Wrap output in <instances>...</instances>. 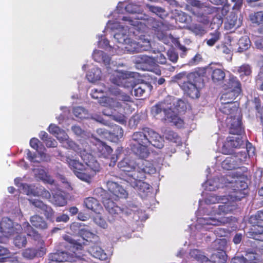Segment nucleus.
<instances>
[{
	"mask_svg": "<svg viewBox=\"0 0 263 263\" xmlns=\"http://www.w3.org/2000/svg\"><path fill=\"white\" fill-rule=\"evenodd\" d=\"M82 159L83 160V163L85 166V170L87 172H93L95 175L97 172L100 171V165L92 155L86 154L82 156Z\"/></svg>",
	"mask_w": 263,
	"mask_h": 263,
	"instance_id": "5701e85b",
	"label": "nucleus"
},
{
	"mask_svg": "<svg viewBox=\"0 0 263 263\" xmlns=\"http://www.w3.org/2000/svg\"><path fill=\"white\" fill-rule=\"evenodd\" d=\"M118 49L121 48L122 50L124 49L125 51L129 53L139 52L138 42L128 38L122 46L118 47Z\"/></svg>",
	"mask_w": 263,
	"mask_h": 263,
	"instance_id": "2f4dec72",
	"label": "nucleus"
},
{
	"mask_svg": "<svg viewBox=\"0 0 263 263\" xmlns=\"http://www.w3.org/2000/svg\"><path fill=\"white\" fill-rule=\"evenodd\" d=\"M191 4L192 7L191 8L190 11L194 15L199 17L215 12L217 9L216 7H209L201 4L199 1L193 0Z\"/></svg>",
	"mask_w": 263,
	"mask_h": 263,
	"instance_id": "2eb2a0df",
	"label": "nucleus"
},
{
	"mask_svg": "<svg viewBox=\"0 0 263 263\" xmlns=\"http://www.w3.org/2000/svg\"><path fill=\"white\" fill-rule=\"evenodd\" d=\"M164 141L162 137L153 129L144 128L141 131L135 132L132 135L130 144L132 151L141 159L147 158L149 152L147 148L149 145L161 149L164 146Z\"/></svg>",
	"mask_w": 263,
	"mask_h": 263,
	"instance_id": "f257e3e1",
	"label": "nucleus"
},
{
	"mask_svg": "<svg viewBox=\"0 0 263 263\" xmlns=\"http://www.w3.org/2000/svg\"><path fill=\"white\" fill-rule=\"evenodd\" d=\"M172 108V106L171 104H166L165 102H160L152 107L151 113L157 119L166 120V117Z\"/></svg>",
	"mask_w": 263,
	"mask_h": 263,
	"instance_id": "dca6fc26",
	"label": "nucleus"
},
{
	"mask_svg": "<svg viewBox=\"0 0 263 263\" xmlns=\"http://www.w3.org/2000/svg\"><path fill=\"white\" fill-rule=\"evenodd\" d=\"M229 89L227 92H233L235 95V97L241 92V84L237 78L234 76H230L226 85Z\"/></svg>",
	"mask_w": 263,
	"mask_h": 263,
	"instance_id": "bb28decb",
	"label": "nucleus"
},
{
	"mask_svg": "<svg viewBox=\"0 0 263 263\" xmlns=\"http://www.w3.org/2000/svg\"><path fill=\"white\" fill-rule=\"evenodd\" d=\"M91 97L98 99V102L103 106L116 109L124 108L132 102L131 97L121 91L118 87L104 86L103 89L94 88L91 90Z\"/></svg>",
	"mask_w": 263,
	"mask_h": 263,
	"instance_id": "f03ea898",
	"label": "nucleus"
},
{
	"mask_svg": "<svg viewBox=\"0 0 263 263\" xmlns=\"http://www.w3.org/2000/svg\"><path fill=\"white\" fill-rule=\"evenodd\" d=\"M200 79L199 76L194 73H189V78H185L186 81L180 84V87L184 93L192 99H197L200 97L199 89L197 82Z\"/></svg>",
	"mask_w": 263,
	"mask_h": 263,
	"instance_id": "9b49d317",
	"label": "nucleus"
},
{
	"mask_svg": "<svg viewBox=\"0 0 263 263\" xmlns=\"http://www.w3.org/2000/svg\"><path fill=\"white\" fill-rule=\"evenodd\" d=\"M164 28H162L160 30L155 32V34L159 40L162 41L164 43H166L168 41L167 35L164 32Z\"/></svg>",
	"mask_w": 263,
	"mask_h": 263,
	"instance_id": "e2e57ef3",
	"label": "nucleus"
},
{
	"mask_svg": "<svg viewBox=\"0 0 263 263\" xmlns=\"http://www.w3.org/2000/svg\"><path fill=\"white\" fill-rule=\"evenodd\" d=\"M10 254V252L7 248L0 246V262L4 261Z\"/></svg>",
	"mask_w": 263,
	"mask_h": 263,
	"instance_id": "0e129e2a",
	"label": "nucleus"
},
{
	"mask_svg": "<svg viewBox=\"0 0 263 263\" xmlns=\"http://www.w3.org/2000/svg\"><path fill=\"white\" fill-rule=\"evenodd\" d=\"M220 33L215 31L213 33H210L208 38L205 40L204 42L208 46H213L220 39Z\"/></svg>",
	"mask_w": 263,
	"mask_h": 263,
	"instance_id": "49530a36",
	"label": "nucleus"
},
{
	"mask_svg": "<svg viewBox=\"0 0 263 263\" xmlns=\"http://www.w3.org/2000/svg\"><path fill=\"white\" fill-rule=\"evenodd\" d=\"M225 76L224 71L221 69L217 68L213 70L212 78L214 82L222 81Z\"/></svg>",
	"mask_w": 263,
	"mask_h": 263,
	"instance_id": "09e8293b",
	"label": "nucleus"
},
{
	"mask_svg": "<svg viewBox=\"0 0 263 263\" xmlns=\"http://www.w3.org/2000/svg\"><path fill=\"white\" fill-rule=\"evenodd\" d=\"M99 41H98V46L99 47L103 48H105L109 46V41L105 39L104 36L101 35V36L99 35Z\"/></svg>",
	"mask_w": 263,
	"mask_h": 263,
	"instance_id": "774afa93",
	"label": "nucleus"
},
{
	"mask_svg": "<svg viewBox=\"0 0 263 263\" xmlns=\"http://www.w3.org/2000/svg\"><path fill=\"white\" fill-rule=\"evenodd\" d=\"M230 192V194L228 196L230 199L234 202L235 201L240 200L244 198L247 194L246 190H241L236 188H233V190Z\"/></svg>",
	"mask_w": 263,
	"mask_h": 263,
	"instance_id": "ea45409f",
	"label": "nucleus"
},
{
	"mask_svg": "<svg viewBox=\"0 0 263 263\" xmlns=\"http://www.w3.org/2000/svg\"><path fill=\"white\" fill-rule=\"evenodd\" d=\"M74 115L81 119L90 118L88 111L84 108L80 106L75 107L73 109Z\"/></svg>",
	"mask_w": 263,
	"mask_h": 263,
	"instance_id": "a18cd8bd",
	"label": "nucleus"
},
{
	"mask_svg": "<svg viewBox=\"0 0 263 263\" xmlns=\"http://www.w3.org/2000/svg\"><path fill=\"white\" fill-rule=\"evenodd\" d=\"M34 176L37 178L50 184L54 183V180L50 176L48 175L46 171L40 167L35 168L33 170Z\"/></svg>",
	"mask_w": 263,
	"mask_h": 263,
	"instance_id": "473e14b6",
	"label": "nucleus"
},
{
	"mask_svg": "<svg viewBox=\"0 0 263 263\" xmlns=\"http://www.w3.org/2000/svg\"><path fill=\"white\" fill-rule=\"evenodd\" d=\"M242 22V17L240 15L238 16L235 13L231 12L227 17L225 27L228 29L237 28L241 25Z\"/></svg>",
	"mask_w": 263,
	"mask_h": 263,
	"instance_id": "a878e982",
	"label": "nucleus"
},
{
	"mask_svg": "<svg viewBox=\"0 0 263 263\" xmlns=\"http://www.w3.org/2000/svg\"><path fill=\"white\" fill-rule=\"evenodd\" d=\"M140 161H146L145 160L139 159L137 162H135L133 160L128 158H125L118 163V166L120 170L123 172H133L131 174H129V176L132 177L135 171H137L138 163Z\"/></svg>",
	"mask_w": 263,
	"mask_h": 263,
	"instance_id": "aec40b11",
	"label": "nucleus"
},
{
	"mask_svg": "<svg viewBox=\"0 0 263 263\" xmlns=\"http://www.w3.org/2000/svg\"><path fill=\"white\" fill-rule=\"evenodd\" d=\"M55 137L58 140L62 143L63 147L67 149H71L76 152H78L80 149L79 146L72 140L69 138L68 135L65 131L62 129Z\"/></svg>",
	"mask_w": 263,
	"mask_h": 263,
	"instance_id": "412c9836",
	"label": "nucleus"
},
{
	"mask_svg": "<svg viewBox=\"0 0 263 263\" xmlns=\"http://www.w3.org/2000/svg\"><path fill=\"white\" fill-rule=\"evenodd\" d=\"M52 202L57 206H62L66 204V201L63 196L55 195L53 196Z\"/></svg>",
	"mask_w": 263,
	"mask_h": 263,
	"instance_id": "052dcab7",
	"label": "nucleus"
},
{
	"mask_svg": "<svg viewBox=\"0 0 263 263\" xmlns=\"http://www.w3.org/2000/svg\"><path fill=\"white\" fill-rule=\"evenodd\" d=\"M45 253V249L44 247H41L40 250L35 248H28L24 250L22 255L27 259H32L36 256L41 257Z\"/></svg>",
	"mask_w": 263,
	"mask_h": 263,
	"instance_id": "7c9ffc66",
	"label": "nucleus"
},
{
	"mask_svg": "<svg viewBox=\"0 0 263 263\" xmlns=\"http://www.w3.org/2000/svg\"><path fill=\"white\" fill-rule=\"evenodd\" d=\"M30 222L32 226L37 229L45 230L48 227V225L43 217L35 215L30 218Z\"/></svg>",
	"mask_w": 263,
	"mask_h": 263,
	"instance_id": "72a5a7b5",
	"label": "nucleus"
},
{
	"mask_svg": "<svg viewBox=\"0 0 263 263\" xmlns=\"http://www.w3.org/2000/svg\"><path fill=\"white\" fill-rule=\"evenodd\" d=\"M247 154L246 151L240 152L236 155L231 156L226 158L222 162L221 166L223 169L231 170L238 167L240 163L246 161Z\"/></svg>",
	"mask_w": 263,
	"mask_h": 263,
	"instance_id": "4468645a",
	"label": "nucleus"
},
{
	"mask_svg": "<svg viewBox=\"0 0 263 263\" xmlns=\"http://www.w3.org/2000/svg\"><path fill=\"white\" fill-rule=\"evenodd\" d=\"M174 105H175V108L173 110L176 111L178 114L184 111L186 108L185 103L180 99L178 100Z\"/></svg>",
	"mask_w": 263,
	"mask_h": 263,
	"instance_id": "bf43d9fd",
	"label": "nucleus"
},
{
	"mask_svg": "<svg viewBox=\"0 0 263 263\" xmlns=\"http://www.w3.org/2000/svg\"><path fill=\"white\" fill-rule=\"evenodd\" d=\"M152 86L147 83H141L135 85L132 87L131 93L137 97H142L147 90H151Z\"/></svg>",
	"mask_w": 263,
	"mask_h": 263,
	"instance_id": "c756f323",
	"label": "nucleus"
},
{
	"mask_svg": "<svg viewBox=\"0 0 263 263\" xmlns=\"http://www.w3.org/2000/svg\"><path fill=\"white\" fill-rule=\"evenodd\" d=\"M235 95L233 92L223 93L220 97L221 106L219 107L220 111L228 115L235 116L239 114L237 102H234Z\"/></svg>",
	"mask_w": 263,
	"mask_h": 263,
	"instance_id": "9d476101",
	"label": "nucleus"
},
{
	"mask_svg": "<svg viewBox=\"0 0 263 263\" xmlns=\"http://www.w3.org/2000/svg\"><path fill=\"white\" fill-rule=\"evenodd\" d=\"M71 130L74 134V135L78 137H80L84 138H85L86 137H89V136L87 135L86 133L79 126H72L71 127Z\"/></svg>",
	"mask_w": 263,
	"mask_h": 263,
	"instance_id": "13d9d810",
	"label": "nucleus"
},
{
	"mask_svg": "<svg viewBox=\"0 0 263 263\" xmlns=\"http://www.w3.org/2000/svg\"><path fill=\"white\" fill-rule=\"evenodd\" d=\"M190 256L199 263H211V260H209V258L199 250L193 249L191 250Z\"/></svg>",
	"mask_w": 263,
	"mask_h": 263,
	"instance_id": "f704fd0d",
	"label": "nucleus"
},
{
	"mask_svg": "<svg viewBox=\"0 0 263 263\" xmlns=\"http://www.w3.org/2000/svg\"><path fill=\"white\" fill-rule=\"evenodd\" d=\"M189 29L196 35L202 36L206 33L204 28L200 24H193Z\"/></svg>",
	"mask_w": 263,
	"mask_h": 263,
	"instance_id": "3c124183",
	"label": "nucleus"
},
{
	"mask_svg": "<svg viewBox=\"0 0 263 263\" xmlns=\"http://www.w3.org/2000/svg\"><path fill=\"white\" fill-rule=\"evenodd\" d=\"M146 7L150 12L155 14L162 18H164L167 15L165 10L161 7L156 6L149 4H147Z\"/></svg>",
	"mask_w": 263,
	"mask_h": 263,
	"instance_id": "37998d69",
	"label": "nucleus"
},
{
	"mask_svg": "<svg viewBox=\"0 0 263 263\" xmlns=\"http://www.w3.org/2000/svg\"><path fill=\"white\" fill-rule=\"evenodd\" d=\"M138 20H139V18L133 20L130 17L123 16L122 20L125 22L126 26L123 27L122 25L117 23L114 24V27L111 28V29L116 28L114 37L117 42L121 44V46L128 39V36L129 32H133L134 33H135V32L132 30L135 29L138 30L141 28L142 24Z\"/></svg>",
	"mask_w": 263,
	"mask_h": 263,
	"instance_id": "6e6552de",
	"label": "nucleus"
},
{
	"mask_svg": "<svg viewBox=\"0 0 263 263\" xmlns=\"http://www.w3.org/2000/svg\"><path fill=\"white\" fill-rule=\"evenodd\" d=\"M89 138L90 142L93 143L96 142L95 144H98L99 145V147H98V150L104 157H107L112 153V150L110 146L107 145L101 141L99 139L95 137L94 136L91 135V136Z\"/></svg>",
	"mask_w": 263,
	"mask_h": 263,
	"instance_id": "c85d7f7f",
	"label": "nucleus"
},
{
	"mask_svg": "<svg viewBox=\"0 0 263 263\" xmlns=\"http://www.w3.org/2000/svg\"><path fill=\"white\" fill-rule=\"evenodd\" d=\"M139 52L148 51L151 49V45L149 40L144 39L138 42Z\"/></svg>",
	"mask_w": 263,
	"mask_h": 263,
	"instance_id": "4d7b16f0",
	"label": "nucleus"
},
{
	"mask_svg": "<svg viewBox=\"0 0 263 263\" xmlns=\"http://www.w3.org/2000/svg\"><path fill=\"white\" fill-rule=\"evenodd\" d=\"M137 171L132 175L127 182L138 192L141 198H144L152 194L151 185L141 179L145 178V174H153L156 170L154 165L148 161H140L138 163Z\"/></svg>",
	"mask_w": 263,
	"mask_h": 263,
	"instance_id": "423d86ee",
	"label": "nucleus"
},
{
	"mask_svg": "<svg viewBox=\"0 0 263 263\" xmlns=\"http://www.w3.org/2000/svg\"><path fill=\"white\" fill-rule=\"evenodd\" d=\"M107 71L110 74L109 80L112 84L118 86L128 87V84L129 83L128 78L130 77V73L126 71L118 69H115L112 72H111L109 68Z\"/></svg>",
	"mask_w": 263,
	"mask_h": 263,
	"instance_id": "ddd939ff",
	"label": "nucleus"
},
{
	"mask_svg": "<svg viewBox=\"0 0 263 263\" xmlns=\"http://www.w3.org/2000/svg\"><path fill=\"white\" fill-rule=\"evenodd\" d=\"M251 42L247 36L242 37L238 41V51L243 52L247 50L250 47Z\"/></svg>",
	"mask_w": 263,
	"mask_h": 263,
	"instance_id": "de8ad7c7",
	"label": "nucleus"
},
{
	"mask_svg": "<svg viewBox=\"0 0 263 263\" xmlns=\"http://www.w3.org/2000/svg\"><path fill=\"white\" fill-rule=\"evenodd\" d=\"M230 180L227 181V187L231 190L236 188L241 190H246L248 187V184L245 181L246 178L242 176H239L236 177L230 176Z\"/></svg>",
	"mask_w": 263,
	"mask_h": 263,
	"instance_id": "393cba45",
	"label": "nucleus"
},
{
	"mask_svg": "<svg viewBox=\"0 0 263 263\" xmlns=\"http://www.w3.org/2000/svg\"><path fill=\"white\" fill-rule=\"evenodd\" d=\"M251 20L254 23H260L263 22V11L257 12L252 16Z\"/></svg>",
	"mask_w": 263,
	"mask_h": 263,
	"instance_id": "69168bd1",
	"label": "nucleus"
},
{
	"mask_svg": "<svg viewBox=\"0 0 263 263\" xmlns=\"http://www.w3.org/2000/svg\"><path fill=\"white\" fill-rule=\"evenodd\" d=\"M89 252L92 256L100 260H105L107 258L106 253L100 247L94 246L90 248Z\"/></svg>",
	"mask_w": 263,
	"mask_h": 263,
	"instance_id": "58836bf2",
	"label": "nucleus"
},
{
	"mask_svg": "<svg viewBox=\"0 0 263 263\" xmlns=\"http://www.w3.org/2000/svg\"><path fill=\"white\" fill-rule=\"evenodd\" d=\"M240 135H236V136L228 137L227 141L222 146V153L226 154H230L232 152L231 148H240L243 144V141Z\"/></svg>",
	"mask_w": 263,
	"mask_h": 263,
	"instance_id": "a211bd4d",
	"label": "nucleus"
},
{
	"mask_svg": "<svg viewBox=\"0 0 263 263\" xmlns=\"http://www.w3.org/2000/svg\"><path fill=\"white\" fill-rule=\"evenodd\" d=\"M21 178H17L14 180L15 184L19 187L20 191L27 195H35V191L31 186L21 183Z\"/></svg>",
	"mask_w": 263,
	"mask_h": 263,
	"instance_id": "4c0bfd02",
	"label": "nucleus"
},
{
	"mask_svg": "<svg viewBox=\"0 0 263 263\" xmlns=\"http://www.w3.org/2000/svg\"><path fill=\"white\" fill-rule=\"evenodd\" d=\"M223 196H218L215 194H211L207 196L205 199L204 202L206 204H212L216 203H220L221 199L220 198Z\"/></svg>",
	"mask_w": 263,
	"mask_h": 263,
	"instance_id": "6e6d98bb",
	"label": "nucleus"
},
{
	"mask_svg": "<svg viewBox=\"0 0 263 263\" xmlns=\"http://www.w3.org/2000/svg\"><path fill=\"white\" fill-rule=\"evenodd\" d=\"M106 185L109 193H105L103 197V203L105 208L110 214L108 220L113 222L115 219L121 217L123 210L113 200L117 201L119 198H126L127 196L126 191L116 182L110 180L106 176Z\"/></svg>",
	"mask_w": 263,
	"mask_h": 263,
	"instance_id": "20e7f679",
	"label": "nucleus"
},
{
	"mask_svg": "<svg viewBox=\"0 0 263 263\" xmlns=\"http://www.w3.org/2000/svg\"><path fill=\"white\" fill-rule=\"evenodd\" d=\"M148 25L155 32L164 28L165 26L162 22L158 21L155 18H151L148 20Z\"/></svg>",
	"mask_w": 263,
	"mask_h": 263,
	"instance_id": "8fccbe9b",
	"label": "nucleus"
},
{
	"mask_svg": "<svg viewBox=\"0 0 263 263\" xmlns=\"http://www.w3.org/2000/svg\"><path fill=\"white\" fill-rule=\"evenodd\" d=\"M168 59L173 63H176L178 59V53L173 50H169L167 52Z\"/></svg>",
	"mask_w": 263,
	"mask_h": 263,
	"instance_id": "338daca9",
	"label": "nucleus"
},
{
	"mask_svg": "<svg viewBox=\"0 0 263 263\" xmlns=\"http://www.w3.org/2000/svg\"><path fill=\"white\" fill-rule=\"evenodd\" d=\"M224 239H216L212 243V248L215 250H219L213 253L209 260L211 263H226L227 256L225 252L222 251L226 245Z\"/></svg>",
	"mask_w": 263,
	"mask_h": 263,
	"instance_id": "f8f14e48",
	"label": "nucleus"
},
{
	"mask_svg": "<svg viewBox=\"0 0 263 263\" xmlns=\"http://www.w3.org/2000/svg\"><path fill=\"white\" fill-rule=\"evenodd\" d=\"M92 58L98 63H103L108 69V65L110 64V58L105 52L99 50H95L92 53Z\"/></svg>",
	"mask_w": 263,
	"mask_h": 263,
	"instance_id": "cd10ccee",
	"label": "nucleus"
},
{
	"mask_svg": "<svg viewBox=\"0 0 263 263\" xmlns=\"http://www.w3.org/2000/svg\"><path fill=\"white\" fill-rule=\"evenodd\" d=\"M253 41L256 48L263 50V37L255 36L253 39Z\"/></svg>",
	"mask_w": 263,
	"mask_h": 263,
	"instance_id": "680f3d73",
	"label": "nucleus"
},
{
	"mask_svg": "<svg viewBox=\"0 0 263 263\" xmlns=\"http://www.w3.org/2000/svg\"><path fill=\"white\" fill-rule=\"evenodd\" d=\"M63 161L67 163L78 178L83 181L89 182L91 177L94 176L93 172H87L84 164L77 160L65 156L63 157Z\"/></svg>",
	"mask_w": 263,
	"mask_h": 263,
	"instance_id": "1a4fd4ad",
	"label": "nucleus"
},
{
	"mask_svg": "<svg viewBox=\"0 0 263 263\" xmlns=\"http://www.w3.org/2000/svg\"><path fill=\"white\" fill-rule=\"evenodd\" d=\"M126 11L130 13H142V10L140 6L134 4L130 3L125 7Z\"/></svg>",
	"mask_w": 263,
	"mask_h": 263,
	"instance_id": "603ef678",
	"label": "nucleus"
},
{
	"mask_svg": "<svg viewBox=\"0 0 263 263\" xmlns=\"http://www.w3.org/2000/svg\"><path fill=\"white\" fill-rule=\"evenodd\" d=\"M221 201L217 208L207 211L203 217L198 218L197 222L205 229H209L208 226H220L230 221L229 217L223 216L232 212L236 208L233 202L228 196H223L220 198Z\"/></svg>",
	"mask_w": 263,
	"mask_h": 263,
	"instance_id": "7ed1b4c3",
	"label": "nucleus"
},
{
	"mask_svg": "<svg viewBox=\"0 0 263 263\" xmlns=\"http://www.w3.org/2000/svg\"><path fill=\"white\" fill-rule=\"evenodd\" d=\"M230 175L221 176L220 177L215 178L213 179L208 180L204 183L205 190L208 191H215L217 189L227 186V181L230 180Z\"/></svg>",
	"mask_w": 263,
	"mask_h": 263,
	"instance_id": "6ab92c4d",
	"label": "nucleus"
},
{
	"mask_svg": "<svg viewBox=\"0 0 263 263\" xmlns=\"http://www.w3.org/2000/svg\"><path fill=\"white\" fill-rule=\"evenodd\" d=\"M263 234V226H253L247 232V235L249 238H252L255 240H260V235Z\"/></svg>",
	"mask_w": 263,
	"mask_h": 263,
	"instance_id": "e433bc0d",
	"label": "nucleus"
},
{
	"mask_svg": "<svg viewBox=\"0 0 263 263\" xmlns=\"http://www.w3.org/2000/svg\"><path fill=\"white\" fill-rule=\"evenodd\" d=\"M30 203L35 207L42 210L41 213L43 214L47 219L51 220L53 218L54 212L52 208L44 204L42 201L37 199H29Z\"/></svg>",
	"mask_w": 263,
	"mask_h": 263,
	"instance_id": "b1692460",
	"label": "nucleus"
},
{
	"mask_svg": "<svg viewBox=\"0 0 263 263\" xmlns=\"http://www.w3.org/2000/svg\"><path fill=\"white\" fill-rule=\"evenodd\" d=\"M84 204L88 209L91 210L94 212H97L101 207L98 201L92 197L85 199Z\"/></svg>",
	"mask_w": 263,
	"mask_h": 263,
	"instance_id": "79ce46f5",
	"label": "nucleus"
},
{
	"mask_svg": "<svg viewBox=\"0 0 263 263\" xmlns=\"http://www.w3.org/2000/svg\"><path fill=\"white\" fill-rule=\"evenodd\" d=\"M101 77L102 72L100 69L98 67H93L88 72L86 75L88 80L91 82H95L100 80Z\"/></svg>",
	"mask_w": 263,
	"mask_h": 263,
	"instance_id": "a19ab883",
	"label": "nucleus"
},
{
	"mask_svg": "<svg viewBox=\"0 0 263 263\" xmlns=\"http://www.w3.org/2000/svg\"><path fill=\"white\" fill-rule=\"evenodd\" d=\"M178 114L176 111L173 110V108H172L166 117V120L172 123L177 127L180 128L183 125V121L178 117Z\"/></svg>",
	"mask_w": 263,
	"mask_h": 263,
	"instance_id": "c9c22d12",
	"label": "nucleus"
},
{
	"mask_svg": "<svg viewBox=\"0 0 263 263\" xmlns=\"http://www.w3.org/2000/svg\"><path fill=\"white\" fill-rule=\"evenodd\" d=\"M13 243L16 247L21 248L26 246L27 243V239L25 236L17 235L14 238Z\"/></svg>",
	"mask_w": 263,
	"mask_h": 263,
	"instance_id": "5fc2aeb1",
	"label": "nucleus"
},
{
	"mask_svg": "<svg viewBox=\"0 0 263 263\" xmlns=\"http://www.w3.org/2000/svg\"><path fill=\"white\" fill-rule=\"evenodd\" d=\"M22 227L18 224H14L8 217L3 218L0 222V243H6L8 237L15 233H18L23 228L28 236L42 243L43 240L41 239L40 234L28 222H24Z\"/></svg>",
	"mask_w": 263,
	"mask_h": 263,
	"instance_id": "0eeeda50",
	"label": "nucleus"
},
{
	"mask_svg": "<svg viewBox=\"0 0 263 263\" xmlns=\"http://www.w3.org/2000/svg\"><path fill=\"white\" fill-rule=\"evenodd\" d=\"M163 133V137L166 140L176 143L180 142V138L175 132L170 129H165Z\"/></svg>",
	"mask_w": 263,
	"mask_h": 263,
	"instance_id": "c03bdc74",
	"label": "nucleus"
},
{
	"mask_svg": "<svg viewBox=\"0 0 263 263\" xmlns=\"http://www.w3.org/2000/svg\"><path fill=\"white\" fill-rule=\"evenodd\" d=\"M237 70L241 78L250 76L252 72L250 66L248 64H244L238 67Z\"/></svg>",
	"mask_w": 263,
	"mask_h": 263,
	"instance_id": "864d4df0",
	"label": "nucleus"
},
{
	"mask_svg": "<svg viewBox=\"0 0 263 263\" xmlns=\"http://www.w3.org/2000/svg\"><path fill=\"white\" fill-rule=\"evenodd\" d=\"M133 61L136 64L138 68L145 70L147 66H154L155 65V59L146 55H138L133 57Z\"/></svg>",
	"mask_w": 263,
	"mask_h": 263,
	"instance_id": "4be33fe9",
	"label": "nucleus"
},
{
	"mask_svg": "<svg viewBox=\"0 0 263 263\" xmlns=\"http://www.w3.org/2000/svg\"><path fill=\"white\" fill-rule=\"evenodd\" d=\"M239 114L227 117L226 122L230 128V133L233 135H241L243 132L241 118Z\"/></svg>",
	"mask_w": 263,
	"mask_h": 263,
	"instance_id": "f3484780",
	"label": "nucleus"
},
{
	"mask_svg": "<svg viewBox=\"0 0 263 263\" xmlns=\"http://www.w3.org/2000/svg\"><path fill=\"white\" fill-rule=\"evenodd\" d=\"M63 238L65 241L61 242L57 247V251L49 255V263L77 262V260H81L80 255H77L74 251L82 250V243L68 235L64 236Z\"/></svg>",
	"mask_w": 263,
	"mask_h": 263,
	"instance_id": "39448f33",
	"label": "nucleus"
}]
</instances>
